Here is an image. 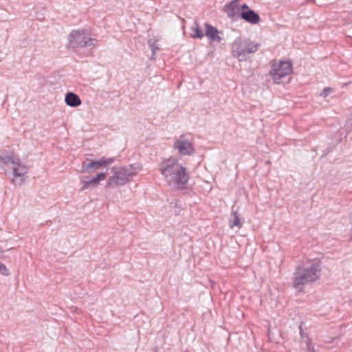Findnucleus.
Here are the masks:
<instances>
[{
    "instance_id": "obj_2",
    "label": "nucleus",
    "mask_w": 352,
    "mask_h": 352,
    "mask_svg": "<svg viewBox=\"0 0 352 352\" xmlns=\"http://www.w3.org/2000/svg\"><path fill=\"white\" fill-rule=\"evenodd\" d=\"M320 265L318 261H314L296 269L293 277V287L302 289L307 284L317 280L320 275Z\"/></svg>"
},
{
    "instance_id": "obj_10",
    "label": "nucleus",
    "mask_w": 352,
    "mask_h": 352,
    "mask_svg": "<svg viewBox=\"0 0 352 352\" xmlns=\"http://www.w3.org/2000/svg\"><path fill=\"white\" fill-rule=\"evenodd\" d=\"M224 11L227 16L232 20H236L241 16L239 0H232L224 6Z\"/></svg>"
},
{
    "instance_id": "obj_19",
    "label": "nucleus",
    "mask_w": 352,
    "mask_h": 352,
    "mask_svg": "<svg viewBox=\"0 0 352 352\" xmlns=\"http://www.w3.org/2000/svg\"><path fill=\"white\" fill-rule=\"evenodd\" d=\"M332 92V89L330 87H326L324 89L322 93L321 94V95L323 96V97H327L330 93Z\"/></svg>"
},
{
    "instance_id": "obj_7",
    "label": "nucleus",
    "mask_w": 352,
    "mask_h": 352,
    "mask_svg": "<svg viewBox=\"0 0 352 352\" xmlns=\"http://www.w3.org/2000/svg\"><path fill=\"white\" fill-rule=\"evenodd\" d=\"M172 148L183 156H191L196 153L193 138L190 134H182L176 138L173 143Z\"/></svg>"
},
{
    "instance_id": "obj_14",
    "label": "nucleus",
    "mask_w": 352,
    "mask_h": 352,
    "mask_svg": "<svg viewBox=\"0 0 352 352\" xmlns=\"http://www.w3.org/2000/svg\"><path fill=\"white\" fill-rule=\"evenodd\" d=\"M229 226L230 228L234 229L236 228L238 230L243 227V221L237 211H232L229 219Z\"/></svg>"
},
{
    "instance_id": "obj_20",
    "label": "nucleus",
    "mask_w": 352,
    "mask_h": 352,
    "mask_svg": "<svg viewBox=\"0 0 352 352\" xmlns=\"http://www.w3.org/2000/svg\"><path fill=\"white\" fill-rule=\"evenodd\" d=\"M239 8H240V12H245V11H248V10H251L249 8V6L245 3H243V5L239 4Z\"/></svg>"
},
{
    "instance_id": "obj_15",
    "label": "nucleus",
    "mask_w": 352,
    "mask_h": 352,
    "mask_svg": "<svg viewBox=\"0 0 352 352\" xmlns=\"http://www.w3.org/2000/svg\"><path fill=\"white\" fill-rule=\"evenodd\" d=\"M206 35L211 41L220 42L221 38L218 35V31L217 28L213 26L206 23Z\"/></svg>"
},
{
    "instance_id": "obj_16",
    "label": "nucleus",
    "mask_w": 352,
    "mask_h": 352,
    "mask_svg": "<svg viewBox=\"0 0 352 352\" xmlns=\"http://www.w3.org/2000/svg\"><path fill=\"white\" fill-rule=\"evenodd\" d=\"M190 35L194 38H202L204 33L197 21H194L192 25L190 26Z\"/></svg>"
},
{
    "instance_id": "obj_5",
    "label": "nucleus",
    "mask_w": 352,
    "mask_h": 352,
    "mask_svg": "<svg viewBox=\"0 0 352 352\" xmlns=\"http://www.w3.org/2000/svg\"><path fill=\"white\" fill-rule=\"evenodd\" d=\"M257 50L258 45L241 37L236 38L231 45L232 54L239 61L247 60L248 55L254 53Z\"/></svg>"
},
{
    "instance_id": "obj_11",
    "label": "nucleus",
    "mask_w": 352,
    "mask_h": 352,
    "mask_svg": "<svg viewBox=\"0 0 352 352\" xmlns=\"http://www.w3.org/2000/svg\"><path fill=\"white\" fill-rule=\"evenodd\" d=\"M106 178V173H100L92 178L84 177L81 178V183L82 184V190H85L89 186H97L100 184L101 181Z\"/></svg>"
},
{
    "instance_id": "obj_12",
    "label": "nucleus",
    "mask_w": 352,
    "mask_h": 352,
    "mask_svg": "<svg viewBox=\"0 0 352 352\" xmlns=\"http://www.w3.org/2000/svg\"><path fill=\"white\" fill-rule=\"evenodd\" d=\"M241 18L252 25L258 24L261 21L259 15L252 10L241 12Z\"/></svg>"
},
{
    "instance_id": "obj_3",
    "label": "nucleus",
    "mask_w": 352,
    "mask_h": 352,
    "mask_svg": "<svg viewBox=\"0 0 352 352\" xmlns=\"http://www.w3.org/2000/svg\"><path fill=\"white\" fill-rule=\"evenodd\" d=\"M139 164H133L126 166H113L111 168V175L108 178L106 187L114 188L122 186L132 181V179L140 170Z\"/></svg>"
},
{
    "instance_id": "obj_13",
    "label": "nucleus",
    "mask_w": 352,
    "mask_h": 352,
    "mask_svg": "<svg viewBox=\"0 0 352 352\" xmlns=\"http://www.w3.org/2000/svg\"><path fill=\"white\" fill-rule=\"evenodd\" d=\"M65 102L67 105L72 107H78L82 103L79 96L73 92H68L65 94Z\"/></svg>"
},
{
    "instance_id": "obj_1",
    "label": "nucleus",
    "mask_w": 352,
    "mask_h": 352,
    "mask_svg": "<svg viewBox=\"0 0 352 352\" xmlns=\"http://www.w3.org/2000/svg\"><path fill=\"white\" fill-rule=\"evenodd\" d=\"M180 160L179 157L170 156L164 158L159 165V170L166 186L173 189L185 188L189 180L187 167Z\"/></svg>"
},
{
    "instance_id": "obj_6",
    "label": "nucleus",
    "mask_w": 352,
    "mask_h": 352,
    "mask_svg": "<svg viewBox=\"0 0 352 352\" xmlns=\"http://www.w3.org/2000/svg\"><path fill=\"white\" fill-rule=\"evenodd\" d=\"M68 46L71 48H82L94 45V40L84 29L72 30L67 37Z\"/></svg>"
},
{
    "instance_id": "obj_4",
    "label": "nucleus",
    "mask_w": 352,
    "mask_h": 352,
    "mask_svg": "<svg viewBox=\"0 0 352 352\" xmlns=\"http://www.w3.org/2000/svg\"><path fill=\"white\" fill-rule=\"evenodd\" d=\"M0 160L3 164L12 171V182L21 185L28 173V168L21 162L20 158L13 154H2L0 155Z\"/></svg>"
},
{
    "instance_id": "obj_17",
    "label": "nucleus",
    "mask_w": 352,
    "mask_h": 352,
    "mask_svg": "<svg viewBox=\"0 0 352 352\" xmlns=\"http://www.w3.org/2000/svg\"><path fill=\"white\" fill-rule=\"evenodd\" d=\"M157 42L158 39L156 38H150L148 41V46L152 51V58H154L155 52L159 50Z\"/></svg>"
},
{
    "instance_id": "obj_9",
    "label": "nucleus",
    "mask_w": 352,
    "mask_h": 352,
    "mask_svg": "<svg viewBox=\"0 0 352 352\" xmlns=\"http://www.w3.org/2000/svg\"><path fill=\"white\" fill-rule=\"evenodd\" d=\"M113 162V158H108L105 160L101 159L100 160L92 161L87 164L83 163L81 172H89L91 170H92L91 171H95L100 168L106 167L111 164Z\"/></svg>"
},
{
    "instance_id": "obj_18",
    "label": "nucleus",
    "mask_w": 352,
    "mask_h": 352,
    "mask_svg": "<svg viewBox=\"0 0 352 352\" xmlns=\"http://www.w3.org/2000/svg\"><path fill=\"white\" fill-rule=\"evenodd\" d=\"M0 273L3 276H8L10 274L8 269L3 263H0Z\"/></svg>"
},
{
    "instance_id": "obj_8",
    "label": "nucleus",
    "mask_w": 352,
    "mask_h": 352,
    "mask_svg": "<svg viewBox=\"0 0 352 352\" xmlns=\"http://www.w3.org/2000/svg\"><path fill=\"white\" fill-rule=\"evenodd\" d=\"M292 72V65L289 61H278L272 65L270 76L276 83H280L283 79Z\"/></svg>"
}]
</instances>
